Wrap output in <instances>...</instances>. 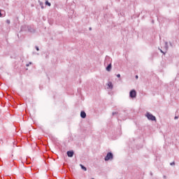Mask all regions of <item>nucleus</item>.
<instances>
[{"label": "nucleus", "instance_id": "nucleus-2", "mask_svg": "<svg viewBox=\"0 0 179 179\" xmlns=\"http://www.w3.org/2000/svg\"><path fill=\"white\" fill-rule=\"evenodd\" d=\"M114 155L111 152H108L107 155L105 157V162H108V160H113Z\"/></svg>", "mask_w": 179, "mask_h": 179}, {"label": "nucleus", "instance_id": "nucleus-16", "mask_svg": "<svg viewBox=\"0 0 179 179\" xmlns=\"http://www.w3.org/2000/svg\"><path fill=\"white\" fill-rule=\"evenodd\" d=\"M159 51H161V52H162V54H166L164 52H163V50H162V49L159 48Z\"/></svg>", "mask_w": 179, "mask_h": 179}, {"label": "nucleus", "instance_id": "nucleus-8", "mask_svg": "<svg viewBox=\"0 0 179 179\" xmlns=\"http://www.w3.org/2000/svg\"><path fill=\"white\" fill-rule=\"evenodd\" d=\"M80 166L82 170H84V171H87V169L85 166H83V164H80Z\"/></svg>", "mask_w": 179, "mask_h": 179}, {"label": "nucleus", "instance_id": "nucleus-21", "mask_svg": "<svg viewBox=\"0 0 179 179\" xmlns=\"http://www.w3.org/2000/svg\"><path fill=\"white\" fill-rule=\"evenodd\" d=\"M138 76H136V79H138Z\"/></svg>", "mask_w": 179, "mask_h": 179}, {"label": "nucleus", "instance_id": "nucleus-4", "mask_svg": "<svg viewBox=\"0 0 179 179\" xmlns=\"http://www.w3.org/2000/svg\"><path fill=\"white\" fill-rule=\"evenodd\" d=\"M67 156L69 157H73V151H68L67 152Z\"/></svg>", "mask_w": 179, "mask_h": 179}, {"label": "nucleus", "instance_id": "nucleus-11", "mask_svg": "<svg viewBox=\"0 0 179 179\" xmlns=\"http://www.w3.org/2000/svg\"><path fill=\"white\" fill-rule=\"evenodd\" d=\"M45 5H48V6H51V3L48 2V1H46Z\"/></svg>", "mask_w": 179, "mask_h": 179}, {"label": "nucleus", "instance_id": "nucleus-6", "mask_svg": "<svg viewBox=\"0 0 179 179\" xmlns=\"http://www.w3.org/2000/svg\"><path fill=\"white\" fill-rule=\"evenodd\" d=\"M80 117L81 118H86V113L85 111H81Z\"/></svg>", "mask_w": 179, "mask_h": 179}, {"label": "nucleus", "instance_id": "nucleus-14", "mask_svg": "<svg viewBox=\"0 0 179 179\" xmlns=\"http://www.w3.org/2000/svg\"><path fill=\"white\" fill-rule=\"evenodd\" d=\"M35 48H36V50L37 51H40V49L38 48V46H36Z\"/></svg>", "mask_w": 179, "mask_h": 179}, {"label": "nucleus", "instance_id": "nucleus-20", "mask_svg": "<svg viewBox=\"0 0 179 179\" xmlns=\"http://www.w3.org/2000/svg\"><path fill=\"white\" fill-rule=\"evenodd\" d=\"M2 17V13H1V10H0V17Z\"/></svg>", "mask_w": 179, "mask_h": 179}, {"label": "nucleus", "instance_id": "nucleus-17", "mask_svg": "<svg viewBox=\"0 0 179 179\" xmlns=\"http://www.w3.org/2000/svg\"><path fill=\"white\" fill-rule=\"evenodd\" d=\"M174 164H176L175 162H172V163L170 164L171 166H174Z\"/></svg>", "mask_w": 179, "mask_h": 179}, {"label": "nucleus", "instance_id": "nucleus-19", "mask_svg": "<svg viewBox=\"0 0 179 179\" xmlns=\"http://www.w3.org/2000/svg\"><path fill=\"white\" fill-rule=\"evenodd\" d=\"M174 120H178V116H175Z\"/></svg>", "mask_w": 179, "mask_h": 179}, {"label": "nucleus", "instance_id": "nucleus-13", "mask_svg": "<svg viewBox=\"0 0 179 179\" xmlns=\"http://www.w3.org/2000/svg\"><path fill=\"white\" fill-rule=\"evenodd\" d=\"M31 62H30L29 64H26V66H30V65H31Z\"/></svg>", "mask_w": 179, "mask_h": 179}, {"label": "nucleus", "instance_id": "nucleus-1", "mask_svg": "<svg viewBox=\"0 0 179 179\" xmlns=\"http://www.w3.org/2000/svg\"><path fill=\"white\" fill-rule=\"evenodd\" d=\"M145 117H147L148 120H150V121H156V117L150 113H147Z\"/></svg>", "mask_w": 179, "mask_h": 179}, {"label": "nucleus", "instance_id": "nucleus-12", "mask_svg": "<svg viewBox=\"0 0 179 179\" xmlns=\"http://www.w3.org/2000/svg\"><path fill=\"white\" fill-rule=\"evenodd\" d=\"M6 23H7L8 24H10V20H6Z\"/></svg>", "mask_w": 179, "mask_h": 179}, {"label": "nucleus", "instance_id": "nucleus-3", "mask_svg": "<svg viewBox=\"0 0 179 179\" xmlns=\"http://www.w3.org/2000/svg\"><path fill=\"white\" fill-rule=\"evenodd\" d=\"M129 96L131 99H135L136 97V91L135 90L130 91Z\"/></svg>", "mask_w": 179, "mask_h": 179}, {"label": "nucleus", "instance_id": "nucleus-9", "mask_svg": "<svg viewBox=\"0 0 179 179\" xmlns=\"http://www.w3.org/2000/svg\"><path fill=\"white\" fill-rule=\"evenodd\" d=\"M164 48H165L166 51H167L169 50V43L167 42H165Z\"/></svg>", "mask_w": 179, "mask_h": 179}, {"label": "nucleus", "instance_id": "nucleus-15", "mask_svg": "<svg viewBox=\"0 0 179 179\" xmlns=\"http://www.w3.org/2000/svg\"><path fill=\"white\" fill-rule=\"evenodd\" d=\"M112 114H113V115H117V114H118V113H117V112H113Z\"/></svg>", "mask_w": 179, "mask_h": 179}, {"label": "nucleus", "instance_id": "nucleus-10", "mask_svg": "<svg viewBox=\"0 0 179 179\" xmlns=\"http://www.w3.org/2000/svg\"><path fill=\"white\" fill-rule=\"evenodd\" d=\"M39 5H40V6H41L42 9H44V6H43V2L39 1Z\"/></svg>", "mask_w": 179, "mask_h": 179}, {"label": "nucleus", "instance_id": "nucleus-7", "mask_svg": "<svg viewBox=\"0 0 179 179\" xmlns=\"http://www.w3.org/2000/svg\"><path fill=\"white\" fill-rule=\"evenodd\" d=\"M111 68H112L111 64H109L106 67V71H108V72H110V71H111Z\"/></svg>", "mask_w": 179, "mask_h": 179}, {"label": "nucleus", "instance_id": "nucleus-22", "mask_svg": "<svg viewBox=\"0 0 179 179\" xmlns=\"http://www.w3.org/2000/svg\"><path fill=\"white\" fill-rule=\"evenodd\" d=\"M93 179V178H92Z\"/></svg>", "mask_w": 179, "mask_h": 179}, {"label": "nucleus", "instance_id": "nucleus-18", "mask_svg": "<svg viewBox=\"0 0 179 179\" xmlns=\"http://www.w3.org/2000/svg\"><path fill=\"white\" fill-rule=\"evenodd\" d=\"M117 78H121V74H117Z\"/></svg>", "mask_w": 179, "mask_h": 179}, {"label": "nucleus", "instance_id": "nucleus-5", "mask_svg": "<svg viewBox=\"0 0 179 179\" xmlns=\"http://www.w3.org/2000/svg\"><path fill=\"white\" fill-rule=\"evenodd\" d=\"M114 87V85H113V83L108 82V89H113Z\"/></svg>", "mask_w": 179, "mask_h": 179}]
</instances>
